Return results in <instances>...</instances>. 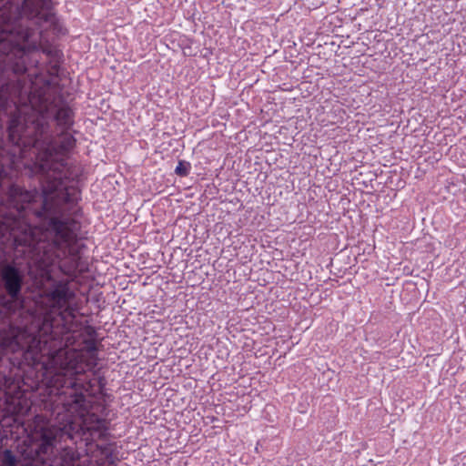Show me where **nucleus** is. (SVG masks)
<instances>
[{
	"instance_id": "obj_7",
	"label": "nucleus",
	"mask_w": 466,
	"mask_h": 466,
	"mask_svg": "<svg viewBox=\"0 0 466 466\" xmlns=\"http://www.w3.org/2000/svg\"><path fill=\"white\" fill-rule=\"evenodd\" d=\"M50 0H25L23 10L32 16L41 15L44 9L49 8Z\"/></svg>"
},
{
	"instance_id": "obj_3",
	"label": "nucleus",
	"mask_w": 466,
	"mask_h": 466,
	"mask_svg": "<svg viewBox=\"0 0 466 466\" xmlns=\"http://www.w3.org/2000/svg\"><path fill=\"white\" fill-rule=\"evenodd\" d=\"M61 433L62 430L56 426H42L35 428L33 441L35 443H39L37 453H49L55 448L56 438Z\"/></svg>"
},
{
	"instance_id": "obj_2",
	"label": "nucleus",
	"mask_w": 466,
	"mask_h": 466,
	"mask_svg": "<svg viewBox=\"0 0 466 466\" xmlns=\"http://www.w3.org/2000/svg\"><path fill=\"white\" fill-rule=\"evenodd\" d=\"M44 120V116H41V120H35V116H30L28 119L25 117L22 119L21 116L13 118L9 126L10 139L14 143L19 144L24 138L33 136V134L37 132L40 128L42 132Z\"/></svg>"
},
{
	"instance_id": "obj_8",
	"label": "nucleus",
	"mask_w": 466,
	"mask_h": 466,
	"mask_svg": "<svg viewBox=\"0 0 466 466\" xmlns=\"http://www.w3.org/2000/svg\"><path fill=\"white\" fill-rule=\"evenodd\" d=\"M72 116V110L67 107L60 108L56 115L58 123L65 127H70L73 124Z\"/></svg>"
},
{
	"instance_id": "obj_13",
	"label": "nucleus",
	"mask_w": 466,
	"mask_h": 466,
	"mask_svg": "<svg viewBox=\"0 0 466 466\" xmlns=\"http://www.w3.org/2000/svg\"><path fill=\"white\" fill-rule=\"evenodd\" d=\"M61 356H62V352H59V353L57 354V356L54 359V361L56 363V362H57V360H58V359H60V358H61Z\"/></svg>"
},
{
	"instance_id": "obj_4",
	"label": "nucleus",
	"mask_w": 466,
	"mask_h": 466,
	"mask_svg": "<svg viewBox=\"0 0 466 466\" xmlns=\"http://www.w3.org/2000/svg\"><path fill=\"white\" fill-rule=\"evenodd\" d=\"M33 147L37 151L36 164L42 171H57L59 169V157L58 150L52 148H44V143L34 140Z\"/></svg>"
},
{
	"instance_id": "obj_1",
	"label": "nucleus",
	"mask_w": 466,
	"mask_h": 466,
	"mask_svg": "<svg viewBox=\"0 0 466 466\" xmlns=\"http://www.w3.org/2000/svg\"><path fill=\"white\" fill-rule=\"evenodd\" d=\"M30 236H25L20 241L24 242L25 245L35 247L40 244L43 238H46L48 236H52L54 238V244L56 246H62L64 243L67 244L75 238V232L71 226L67 223L60 222L56 219H51L49 223V228L46 229L45 233H42V237L38 239L36 238L39 234L38 228H29Z\"/></svg>"
},
{
	"instance_id": "obj_10",
	"label": "nucleus",
	"mask_w": 466,
	"mask_h": 466,
	"mask_svg": "<svg viewBox=\"0 0 466 466\" xmlns=\"http://www.w3.org/2000/svg\"><path fill=\"white\" fill-rule=\"evenodd\" d=\"M0 466H16V459L11 451L5 450L4 451V459Z\"/></svg>"
},
{
	"instance_id": "obj_14",
	"label": "nucleus",
	"mask_w": 466,
	"mask_h": 466,
	"mask_svg": "<svg viewBox=\"0 0 466 466\" xmlns=\"http://www.w3.org/2000/svg\"><path fill=\"white\" fill-rule=\"evenodd\" d=\"M60 367H61V369H63V370H66V369H67V368H68V366H67V365H64V364H61V365H60Z\"/></svg>"
},
{
	"instance_id": "obj_9",
	"label": "nucleus",
	"mask_w": 466,
	"mask_h": 466,
	"mask_svg": "<svg viewBox=\"0 0 466 466\" xmlns=\"http://www.w3.org/2000/svg\"><path fill=\"white\" fill-rule=\"evenodd\" d=\"M75 144V139L70 134H64L61 141V146L59 148V152H64L69 150L73 147Z\"/></svg>"
},
{
	"instance_id": "obj_5",
	"label": "nucleus",
	"mask_w": 466,
	"mask_h": 466,
	"mask_svg": "<svg viewBox=\"0 0 466 466\" xmlns=\"http://www.w3.org/2000/svg\"><path fill=\"white\" fill-rule=\"evenodd\" d=\"M1 276L7 293L12 299H16L22 287L23 277L21 273L12 266H5L2 269Z\"/></svg>"
},
{
	"instance_id": "obj_12",
	"label": "nucleus",
	"mask_w": 466,
	"mask_h": 466,
	"mask_svg": "<svg viewBox=\"0 0 466 466\" xmlns=\"http://www.w3.org/2000/svg\"><path fill=\"white\" fill-rule=\"evenodd\" d=\"M85 399L84 395L83 394H79L76 397V403H80L81 401H83Z\"/></svg>"
},
{
	"instance_id": "obj_11",
	"label": "nucleus",
	"mask_w": 466,
	"mask_h": 466,
	"mask_svg": "<svg viewBox=\"0 0 466 466\" xmlns=\"http://www.w3.org/2000/svg\"><path fill=\"white\" fill-rule=\"evenodd\" d=\"M188 163H185L184 161H179L176 167V174L181 177H185L188 173Z\"/></svg>"
},
{
	"instance_id": "obj_6",
	"label": "nucleus",
	"mask_w": 466,
	"mask_h": 466,
	"mask_svg": "<svg viewBox=\"0 0 466 466\" xmlns=\"http://www.w3.org/2000/svg\"><path fill=\"white\" fill-rule=\"evenodd\" d=\"M62 182L59 181L54 186H47L44 189V208L48 211L52 208L53 203L57 204L60 200L70 201L69 194L65 191Z\"/></svg>"
}]
</instances>
